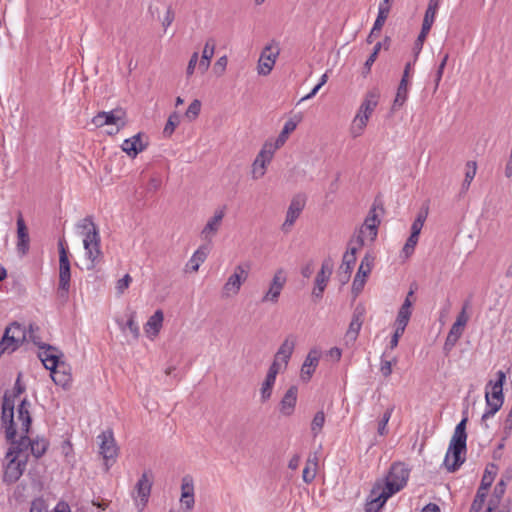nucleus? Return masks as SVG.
Returning <instances> with one entry per match:
<instances>
[{"instance_id": "nucleus-1", "label": "nucleus", "mask_w": 512, "mask_h": 512, "mask_svg": "<svg viewBox=\"0 0 512 512\" xmlns=\"http://www.w3.org/2000/svg\"><path fill=\"white\" fill-rule=\"evenodd\" d=\"M29 408V401L26 399L21 400L17 408V419L13 420V401L10 395H8L3 403L1 420L5 428L7 441H12L16 444L23 443L25 447H22V449L26 458L29 459V455L32 454L38 459L46 453L49 441L40 436L33 439L28 437L27 434L32 422Z\"/></svg>"}, {"instance_id": "nucleus-2", "label": "nucleus", "mask_w": 512, "mask_h": 512, "mask_svg": "<svg viewBox=\"0 0 512 512\" xmlns=\"http://www.w3.org/2000/svg\"><path fill=\"white\" fill-rule=\"evenodd\" d=\"M467 420V417H465L457 424L450 440L449 448L444 460V464L450 472L456 471L465 460L461 457V454L466 452Z\"/></svg>"}, {"instance_id": "nucleus-3", "label": "nucleus", "mask_w": 512, "mask_h": 512, "mask_svg": "<svg viewBox=\"0 0 512 512\" xmlns=\"http://www.w3.org/2000/svg\"><path fill=\"white\" fill-rule=\"evenodd\" d=\"M10 446L6 453V465L3 475V481L7 484L15 483L20 479L23 475L28 459L24 455V450L22 447H25L23 443L16 444L12 441H8Z\"/></svg>"}, {"instance_id": "nucleus-4", "label": "nucleus", "mask_w": 512, "mask_h": 512, "mask_svg": "<svg viewBox=\"0 0 512 512\" xmlns=\"http://www.w3.org/2000/svg\"><path fill=\"white\" fill-rule=\"evenodd\" d=\"M497 379L495 381H489L487 388L490 387V391H486L485 400L487 410L484 412L481 418V425L485 428H489L488 420L492 418L498 410L502 407L504 402L503 396V384L506 379V375L503 371H498Z\"/></svg>"}, {"instance_id": "nucleus-5", "label": "nucleus", "mask_w": 512, "mask_h": 512, "mask_svg": "<svg viewBox=\"0 0 512 512\" xmlns=\"http://www.w3.org/2000/svg\"><path fill=\"white\" fill-rule=\"evenodd\" d=\"M37 330V327L30 325L29 330L26 331L20 324L13 323L6 328L0 346H3V350L13 352L25 340H31L35 345H38V338L35 336Z\"/></svg>"}, {"instance_id": "nucleus-6", "label": "nucleus", "mask_w": 512, "mask_h": 512, "mask_svg": "<svg viewBox=\"0 0 512 512\" xmlns=\"http://www.w3.org/2000/svg\"><path fill=\"white\" fill-rule=\"evenodd\" d=\"M409 477V470L403 463H395L391 466L384 483L381 484V490L392 496L399 492L407 483Z\"/></svg>"}, {"instance_id": "nucleus-7", "label": "nucleus", "mask_w": 512, "mask_h": 512, "mask_svg": "<svg viewBox=\"0 0 512 512\" xmlns=\"http://www.w3.org/2000/svg\"><path fill=\"white\" fill-rule=\"evenodd\" d=\"M296 344L297 336L294 334H288L274 354L273 361L269 368L274 369L280 373L284 372L288 367Z\"/></svg>"}, {"instance_id": "nucleus-8", "label": "nucleus", "mask_w": 512, "mask_h": 512, "mask_svg": "<svg viewBox=\"0 0 512 512\" xmlns=\"http://www.w3.org/2000/svg\"><path fill=\"white\" fill-rule=\"evenodd\" d=\"M95 127H103L105 125L115 126V129L108 131L110 135L118 133L126 125V113L122 109H114L109 112H99L92 118Z\"/></svg>"}, {"instance_id": "nucleus-9", "label": "nucleus", "mask_w": 512, "mask_h": 512, "mask_svg": "<svg viewBox=\"0 0 512 512\" xmlns=\"http://www.w3.org/2000/svg\"><path fill=\"white\" fill-rule=\"evenodd\" d=\"M248 266L239 264L235 266L233 273L227 278L226 282L222 286L221 294L223 298H231L238 295L241 286L246 282L248 278Z\"/></svg>"}, {"instance_id": "nucleus-10", "label": "nucleus", "mask_w": 512, "mask_h": 512, "mask_svg": "<svg viewBox=\"0 0 512 512\" xmlns=\"http://www.w3.org/2000/svg\"><path fill=\"white\" fill-rule=\"evenodd\" d=\"M280 48L277 42L272 41L267 44L261 51L257 63V73L260 76H267L273 70V67L279 57Z\"/></svg>"}, {"instance_id": "nucleus-11", "label": "nucleus", "mask_w": 512, "mask_h": 512, "mask_svg": "<svg viewBox=\"0 0 512 512\" xmlns=\"http://www.w3.org/2000/svg\"><path fill=\"white\" fill-rule=\"evenodd\" d=\"M276 151L273 150L270 141H266L256 158L254 159L251 167V177L253 180L261 179L267 170V166L272 161Z\"/></svg>"}, {"instance_id": "nucleus-12", "label": "nucleus", "mask_w": 512, "mask_h": 512, "mask_svg": "<svg viewBox=\"0 0 512 512\" xmlns=\"http://www.w3.org/2000/svg\"><path fill=\"white\" fill-rule=\"evenodd\" d=\"M226 215V207H218L214 210L213 215L208 218L206 224L201 230L200 236L203 240L211 243L222 227L223 219Z\"/></svg>"}, {"instance_id": "nucleus-13", "label": "nucleus", "mask_w": 512, "mask_h": 512, "mask_svg": "<svg viewBox=\"0 0 512 512\" xmlns=\"http://www.w3.org/2000/svg\"><path fill=\"white\" fill-rule=\"evenodd\" d=\"M98 439L100 441V454L103 456L106 464V470H108L109 461L114 462L118 454V448L115 443L113 432L111 430H106L98 436Z\"/></svg>"}, {"instance_id": "nucleus-14", "label": "nucleus", "mask_w": 512, "mask_h": 512, "mask_svg": "<svg viewBox=\"0 0 512 512\" xmlns=\"http://www.w3.org/2000/svg\"><path fill=\"white\" fill-rule=\"evenodd\" d=\"M287 278L286 273L283 268H279L273 275L272 281L270 283L269 289L262 297V302H270L277 303L280 297V294L286 284Z\"/></svg>"}, {"instance_id": "nucleus-15", "label": "nucleus", "mask_w": 512, "mask_h": 512, "mask_svg": "<svg viewBox=\"0 0 512 512\" xmlns=\"http://www.w3.org/2000/svg\"><path fill=\"white\" fill-rule=\"evenodd\" d=\"M100 241L99 233H93L92 236L86 235V237L83 238V246L86 251V256L91 262L89 268H94L95 264L98 263L102 257Z\"/></svg>"}, {"instance_id": "nucleus-16", "label": "nucleus", "mask_w": 512, "mask_h": 512, "mask_svg": "<svg viewBox=\"0 0 512 512\" xmlns=\"http://www.w3.org/2000/svg\"><path fill=\"white\" fill-rule=\"evenodd\" d=\"M305 206V199L301 196L294 197L286 212V218L282 224V230L287 233L291 230L292 226L300 216Z\"/></svg>"}, {"instance_id": "nucleus-17", "label": "nucleus", "mask_w": 512, "mask_h": 512, "mask_svg": "<svg viewBox=\"0 0 512 512\" xmlns=\"http://www.w3.org/2000/svg\"><path fill=\"white\" fill-rule=\"evenodd\" d=\"M151 488L152 481L149 474L145 472L142 474L135 487L137 492L136 505L139 510H142L146 506L151 493Z\"/></svg>"}, {"instance_id": "nucleus-18", "label": "nucleus", "mask_w": 512, "mask_h": 512, "mask_svg": "<svg viewBox=\"0 0 512 512\" xmlns=\"http://www.w3.org/2000/svg\"><path fill=\"white\" fill-rule=\"evenodd\" d=\"M320 356L321 353L317 349H312L309 351L300 370V378L302 381H310L313 373L315 372L319 364Z\"/></svg>"}, {"instance_id": "nucleus-19", "label": "nucleus", "mask_w": 512, "mask_h": 512, "mask_svg": "<svg viewBox=\"0 0 512 512\" xmlns=\"http://www.w3.org/2000/svg\"><path fill=\"white\" fill-rule=\"evenodd\" d=\"M389 497L381 490V484L376 483L365 505V512H378Z\"/></svg>"}, {"instance_id": "nucleus-20", "label": "nucleus", "mask_w": 512, "mask_h": 512, "mask_svg": "<svg viewBox=\"0 0 512 512\" xmlns=\"http://www.w3.org/2000/svg\"><path fill=\"white\" fill-rule=\"evenodd\" d=\"M70 279H71V271H70V261L69 259L63 258V260H59V295L60 297L66 299L68 296L69 288H70Z\"/></svg>"}, {"instance_id": "nucleus-21", "label": "nucleus", "mask_w": 512, "mask_h": 512, "mask_svg": "<svg viewBox=\"0 0 512 512\" xmlns=\"http://www.w3.org/2000/svg\"><path fill=\"white\" fill-rule=\"evenodd\" d=\"M30 237L28 233V228L25 224V221L22 217V214L19 213L17 218V251L21 255H25L29 250Z\"/></svg>"}, {"instance_id": "nucleus-22", "label": "nucleus", "mask_w": 512, "mask_h": 512, "mask_svg": "<svg viewBox=\"0 0 512 512\" xmlns=\"http://www.w3.org/2000/svg\"><path fill=\"white\" fill-rule=\"evenodd\" d=\"M37 346L42 349V351L39 352V358L44 367L48 370L57 368L59 363V355L57 349L50 345H41L39 341Z\"/></svg>"}, {"instance_id": "nucleus-23", "label": "nucleus", "mask_w": 512, "mask_h": 512, "mask_svg": "<svg viewBox=\"0 0 512 512\" xmlns=\"http://www.w3.org/2000/svg\"><path fill=\"white\" fill-rule=\"evenodd\" d=\"M410 67H411L410 63H407L406 66H405L404 73H403L402 79H401V81L399 83V86H398V89H397V93H396V97L394 99L393 106H392V108L394 110L399 109L400 107H402L403 104L405 103L406 99H407V95H408V77H409Z\"/></svg>"}, {"instance_id": "nucleus-24", "label": "nucleus", "mask_w": 512, "mask_h": 512, "mask_svg": "<svg viewBox=\"0 0 512 512\" xmlns=\"http://www.w3.org/2000/svg\"><path fill=\"white\" fill-rule=\"evenodd\" d=\"M147 146V142L142 140V134L138 133L133 137L124 140L121 148L130 157L135 158Z\"/></svg>"}, {"instance_id": "nucleus-25", "label": "nucleus", "mask_w": 512, "mask_h": 512, "mask_svg": "<svg viewBox=\"0 0 512 512\" xmlns=\"http://www.w3.org/2000/svg\"><path fill=\"white\" fill-rule=\"evenodd\" d=\"M380 98V91L377 88H373L365 94V97L358 109L359 113L367 115L370 118L373 111L378 105Z\"/></svg>"}, {"instance_id": "nucleus-26", "label": "nucleus", "mask_w": 512, "mask_h": 512, "mask_svg": "<svg viewBox=\"0 0 512 512\" xmlns=\"http://www.w3.org/2000/svg\"><path fill=\"white\" fill-rule=\"evenodd\" d=\"M164 320V314L161 310H157L154 312L152 316L149 317L146 322L144 329L147 336L153 340L159 334Z\"/></svg>"}, {"instance_id": "nucleus-27", "label": "nucleus", "mask_w": 512, "mask_h": 512, "mask_svg": "<svg viewBox=\"0 0 512 512\" xmlns=\"http://www.w3.org/2000/svg\"><path fill=\"white\" fill-rule=\"evenodd\" d=\"M298 389L296 386H291L284 394L280 402V412L283 415L289 416L293 413L297 402Z\"/></svg>"}, {"instance_id": "nucleus-28", "label": "nucleus", "mask_w": 512, "mask_h": 512, "mask_svg": "<svg viewBox=\"0 0 512 512\" xmlns=\"http://www.w3.org/2000/svg\"><path fill=\"white\" fill-rule=\"evenodd\" d=\"M279 373L280 372L274 369L268 368L267 374L260 388L261 402L265 403L271 398L276 377Z\"/></svg>"}, {"instance_id": "nucleus-29", "label": "nucleus", "mask_w": 512, "mask_h": 512, "mask_svg": "<svg viewBox=\"0 0 512 512\" xmlns=\"http://www.w3.org/2000/svg\"><path fill=\"white\" fill-rule=\"evenodd\" d=\"M216 45V40L213 37L207 38L202 51L201 60L199 61V69L202 72H206L209 69L211 59L214 56Z\"/></svg>"}, {"instance_id": "nucleus-30", "label": "nucleus", "mask_w": 512, "mask_h": 512, "mask_svg": "<svg viewBox=\"0 0 512 512\" xmlns=\"http://www.w3.org/2000/svg\"><path fill=\"white\" fill-rule=\"evenodd\" d=\"M209 253L207 245H201L191 256L186 264V270L191 272H197L202 263L205 262Z\"/></svg>"}, {"instance_id": "nucleus-31", "label": "nucleus", "mask_w": 512, "mask_h": 512, "mask_svg": "<svg viewBox=\"0 0 512 512\" xmlns=\"http://www.w3.org/2000/svg\"><path fill=\"white\" fill-rule=\"evenodd\" d=\"M296 127H297V122H295L294 120L290 119V120L286 121L282 131L280 132V134L278 135L276 140L270 141L271 146L274 151H277L279 148H281L286 143L290 133H292L296 129Z\"/></svg>"}, {"instance_id": "nucleus-32", "label": "nucleus", "mask_w": 512, "mask_h": 512, "mask_svg": "<svg viewBox=\"0 0 512 512\" xmlns=\"http://www.w3.org/2000/svg\"><path fill=\"white\" fill-rule=\"evenodd\" d=\"M333 266L329 260H325L322 263L320 271L317 273L315 278L316 288L325 289L328 283V280L332 274Z\"/></svg>"}, {"instance_id": "nucleus-33", "label": "nucleus", "mask_w": 512, "mask_h": 512, "mask_svg": "<svg viewBox=\"0 0 512 512\" xmlns=\"http://www.w3.org/2000/svg\"><path fill=\"white\" fill-rule=\"evenodd\" d=\"M375 257L371 253H366L362 258L361 263L359 265L358 271L355 275V278L362 279L366 281L367 277L372 271L374 266Z\"/></svg>"}, {"instance_id": "nucleus-34", "label": "nucleus", "mask_w": 512, "mask_h": 512, "mask_svg": "<svg viewBox=\"0 0 512 512\" xmlns=\"http://www.w3.org/2000/svg\"><path fill=\"white\" fill-rule=\"evenodd\" d=\"M368 120L369 117H367V115L357 112L350 126V134L353 138H357L363 134Z\"/></svg>"}, {"instance_id": "nucleus-35", "label": "nucleus", "mask_w": 512, "mask_h": 512, "mask_svg": "<svg viewBox=\"0 0 512 512\" xmlns=\"http://www.w3.org/2000/svg\"><path fill=\"white\" fill-rule=\"evenodd\" d=\"M391 8V0H383L379 4V11L377 18L374 22V30H381L385 24V21L389 15Z\"/></svg>"}, {"instance_id": "nucleus-36", "label": "nucleus", "mask_w": 512, "mask_h": 512, "mask_svg": "<svg viewBox=\"0 0 512 512\" xmlns=\"http://www.w3.org/2000/svg\"><path fill=\"white\" fill-rule=\"evenodd\" d=\"M76 228L79 230L80 234L83 235V237H86V235L92 236L93 233H99L98 228L91 217H86L80 220L76 224Z\"/></svg>"}, {"instance_id": "nucleus-37", "label": "nucleus", "mask_w": 512, "mask_h": 512, "mask_svg": "<svg viewBox=\"0 0 512 512\" xmlns=\"http://www.w3.org/2000/svg\"><path fill=\"white\" fill-rule=\"evenodd\" d=\"M361 326H362V320H361L360 315L354 314V316L350 322L349 328L345 335V339L347 342L348 341L354 342L357 339V336L359 334Z\"/></svg>"}, {"instance_id": "nucleus-38", "label": "nucleus", "mask_w": 512, "mask_h": 512, "mask_svg": "<svg viewBox=\"0 0 512 512\" xmlns=\"http://www.w3.org/2000/svg\"><path fill=\"white\" fill-rule=\"evenodd\" d=\"M61 366L58 364L57 368H52L51 378L56 385H60L62 387H66L70 384V375L65 371L60 370Z\"/></svg>"}, {"instance_id": "nucleus-39", "label": "nucleus", "mask_w": 512, "mask_h": 512, "mask_svg": "<svg viewBox=\"0 0 512 512\" xmlns=\"http://www.w3.org/2000/svg\"><path fill=\"white\" fill-rule=\"evenodd\" d=\"M496 473H497L496 465L491 464L486 468L484 475L482 477V480H481V484L479 486L480 490L488 491V489L490 488V486L492 485V483L494 481Z\"/></svg>"}, {"instance_id": "nucleus-40", "label": "nucleus", "mask_w": 512, "mask_h": 512, "mask_svg": "<svg viewBox=\"0 0 512 512\" xmlns=\"http://www.w3.org/2000/svg\"><path fill=\"white\" fill-rule=\"evenodd\" d=\"M477 171V164L475 161H468L466 163L465 178L462 183V190L467 191L471 182L473 181Z\"/></svg>"}, {"instance_id": "nucleus-41", "label": "nucleus", "mask_w": 512, "mask_h": 512, "mask_svg": "<svg viewBox=\"0 0 512 512\" xmlns=\"http://www.w3.org/2000/svg\"><path fill=\"white\" fill-rule=\"evenodd\" d=\"M428 216V208L422 209L411 226V234L419 236Z\"/></svg>"}, {"instance_id": "nucleus-42", "label": "nucleus", "mask_w": 512, "mask_h": 512, "mask_svg": "<svg viewBox=\"0 0 512 512\" xmlns=\"http://www.w3.org/2000/svg\"><path fill=\"white\" fill-rule=\"evenodd\" d=\"M356 262V253L355 249H347L342 258V263L339 269L352 272L353 267Z\"/></svg>"}, {"instance_id": "nucleus-43", "label": "nucleus", "mask_w": 512, "mask_h": 512, "mask_svg": "<svg viewBox=\"0 0 512 512\" xmlns=\"http://www.w3.org/2000/svg\"><path fill=\"white\" fill-rule=\"evenodd\" d=\"M382 45H383L382 42H378L374 46L373 52L371 53V55L368 57V59L364 63V67H363V71H362L363 76H367L370 73L371 66L376 61L377 56H378V54H379V52H380V50L382 48Z\"/></svg>"}, {"instance_id": "nucleus-44", "label": "nucleus", "mask_w": 512, "mask_h": 512, "mask_svg": "<svg viewBox=\"0 0 512 512\" xmlns=\"http://www.w3.org/2000/svg\"><path fill=\"white\" fill-rule=\"evenodd\" d=\"M180 124V116L176 112L172 113L168 121L163 129V135L165 137H170L173 132L175 131V128Z\"/></svg>"}, {"instance_id": "nucleus-45", "label": "nucleus", "mask_w": 512, "mask_h": 512, "mask_svg": "<svg viewBox=\"0 0 512 512\" xmlns=\"http://www.w3.org/2000/svg\"><path fill=\"white\" fill-rule=\"evenodd\" d=\"M325 423V414L323 411H318L311 423V431L314 437H316L322 430Z\"/></svg>"}, {"instance_id": "nucleus-46", "label": "nucleus", "mask_w": 512, "mask_h": 512, "mask_svg": "<svg viewBox=\"0 0 512 512\" xmlns=\"http://www.w3.org/2000/svg\"><path fill=\"white\" fill-rule=\"evenodd\" d=\"M411 314H412L411 309L400 307L398 314H397L396 321H395V325L399 326L401 328L402 327L406 328L409 323Z\"/></svg>"}, {"instance_id": "nucleus-47", "label": "nucleus", "mask_w": 512, "mask_h": 512, "mask_svg": "<svg viewBox=\"0 0 512 512\" xmlns=\"http://www.w3.org/2000/svg\"><path fill=\"white\" fill-rule=\"evenodd\" d=\"M120 327L122 329V331H125V329L127 328L131 334L133 335V337L135 339H138L139 335H140V330H139V327L135 321V312H132L126 322L125 325H122L120 324Z\"/></svg>"}, {"instance_id": "nucleus-48", "label": "nucleus", "mask_w": 512, "mask_h": 512, "mask_svg": "<svg viewBox=\"0 0 512 512\" xmlns=\"http://www.w3.org/2000/svg\"><path fill=\"white\" fill-rule=\"evenodd\" d=\"M25 390V387L21 385L20 383V375L18 376L17 380H16V383H15V387H14V390L13 391H6L4 396H3V401H2V404L4 403L5 401V397L10 395V398L12 399L13 401V409L15 408V399L24 392ZM13 420H15V418L13 417Z\"/></svg>"}, {"instance_id": "nucleus-49", "label": "nucleus", "mask_w": 512, "mask_h": 512, "mask_svg": "<svg viewBox=\"0 0 512 512\" xmlns=\"http://www.w3.org/2000/svg\"><path fill=\"white\" fill-rule=\"evenodd\" d=\"M200 110H201V102L198 99H195L188 106L185 116L189 120H195L198 117Z\"/></svg>"}, {"instance_id": "nucleus-50", "label": "nucleus", "mask_w": 512, "mask_h": 512, "mask_svg": "<svg viewBox=\"0 0 512 512\" xmlns=\"http://www.w3.org/2000/svg\"><path fill=\"white\" fill-rule=\"evenodd\" d=\"M366 239V235L358 231V233L351 238L348 249H355V253L357 254V251L364 246Z\"/></svg>"}, {"instance_id": "nucleus-51", "label": "nucleus", "mask_w": 512, "mask_h": 512, "mask_svg": "<svg viewBox=\"0 0 512 512\" xmlns=\"http://www.w3.org/2000/svg\"><path fill=\"white\" fill-rule=\"evenodd\" d=\"M392 412H393V407L391 408H388L385 413L383 414V417L382 419L379 421L378 423V433L380 435H385L387 434V424L391 418V415H392Z\"/></svg>"}, {"instance_id": "nucleus-52", "label": "nucleus", "mask_w": 512, "mask_h": 512, "mask_svg": "<svg viewBox=\"0 0 512 512\" xmlns=\"http://www.w3.org/2000/svg\"><path fill=\"white\" fill-rule=\"evenodd\" d=\"M418 239H419V236L412 235V234L409 236V238L407 239V241L403 247V250H402L406 257H409L413 253V251L418 243Z\"/></svg>"}, {"instance_id": "nucleus-53", "label": "nucleus", "mask_w": 512, "mask_h": 512, "mask_svg": "<svg viewBox=\"0 0 512 512\" xmlns=\"http://www.w3.org/2000/svg\"><path fill=\"white\" fill-rule=\"evenodd\" d=\"M487 495V490H480V487L477 490L476 496L474 498V501L472 503V507H474V510H481L483 508L485 499Z\"/></svg>"}, {"instance_id": "nucleus-54", "label": "nucleus", "mask_w": 512, "mask_h": 512, "mask_svg": "<svg viewBox=\"0 0 512 512\" xmlns=\"http://www.w3.org/2000/svg\"><path fill=\"white\" fill-rule=\"evenodd\" d=\"M194 495V485L190 477L186 476L182 479L181 495Z\"/></svg>"}, {"instance_id": "nucleus-55", "label": "nucleus", "mask_w": 512, "mask_h": 512, "mask_svg": "<svg viewBox=\"0 0 512 512\" xmlns=\"http://www.w3.org/2000/svg\"><path fill=\"white\" fill-rule=\"evenodd\" d=\"M364 223L366 226L372 227V229L376 228L378 230V226L380 224V220L378 219V216L375 212V208H372L366 217Z\"/></svg>"}, {"instance_id": "nucleus-56", "label": "nucleus", "mask_w": 512, "mask_h": 512, "mask_svg": "<svg viewBox=\"0 0 512 512\" xmlns=\"http://www.w3.org/2000/svg\"><path fill=\"white\" fill-rule=\"evenodd\" d=\"M30 512H48L46 502L42 498H37L32 501Z\"/></svg>"}, {"instance_id": "nucleus-57", "label": "nucleus", "mask_w": 512, "mask_h": 512, "mask_svg": "<svg viewBox=\"0 0 512 512\" xmlns=\"http://www.w3.org/2000/svg\"><path fill=\"white\" fill-rule=\"evenodd\" d=\"M132 278L129 274L124 275L121 279L117 281L116 290L119 294H123L124 291L129 287Z\"/></svg>"}, {"instance_id": "nucleus-58", "label": "nucleus", "mask_w": 512, "mask_h": 512, "mask_svg": "<svg viewBox=\"0 0 512 512\" xmlns=\"http://www.w3.org/2000/svg\"><path fill=\"white\" fill-rule=\"evenodd\" d=\"M175 19V13L171 6L167 7L166 13L162 19V27L164 31L167 30V28L172 24V22Z\"/></svg>"}, {"instance_id": "nucleus-59", "label": "nucleus", "mask_w": 512, "mask_h": 512, "mask_svg": "<svg viewBox=\"0 0 512 512\" xmlns=\"http://www.w3.org/2000/svg\"><path fill=\"white\" fill-rule=\"evenodd\" d=\"M510 480V476H507L505 479L502 478L495 486L494 488V491H493V494L496 495V498L497 497H502L504 496L505 494V491H506V485H507V482Z\"/></svg>"}, {"instance_id": "nucleus-60", "label": "nucleus", "mask_w": 512, "mask_h": 512, "mask_svg": "<svg viewBox=\"0 0 512 512\" xmlns=\"http://www.w3.org/2000/svg\"><path fill=\"white\" fill-rule=\"evenodd\" d=\"M228 58L226 55L221 56L214 64V70L217 75H223L226 70Z\"/></svg>"}, {"instance_id": "nucleus-61", "label": "nucleus", "mask_w": 512, "mask_h": 512, "mask_svg": "<svg viewBox=\"0 0 512 512\" xmlns=\"http://www.w3.org/2000/svg\"><path fill=\"white\" fill-rule=\"evenodd\" d=\"M198 61H199V54H198V52H193L191 57H190V60L188 62L187 68H186V75H187V77H190L191 75H193V73L195 71V67H196Z\"/></svg>"}, {"instance_id": "nucleus-62", "label": "nucleus", "mask_w": 512, "mask_h": 512, "mask_svg": "<svg viewBox=\"0 0 512 512\" xmlns=\"http://www.w3.org/2000/svg\"><path fill=\"white\" fill-rule=\"evenodd\" d=\"M317 470L305 465L303 469L302 478L305 483H311L316 477Z\"/></svg>"}, {"instance_id": "nucleus-63", "label": "nucleus", "mask_w": 512, "mask_h": 512, "mask_svg": "<svg viewBox=\"0 0 512 512\" xmlns=\"http://www.w3.org/2000/svg\"><path fill=\"white\" fill-rule=\"evenodd\" d=\"M469 304L468 303H465L461 312L458 314L457 318H456V321L455 323L457 324V326H463L465 327L468 320H469V316L467 315L466 313V310L468 308Z\"/></svg>"}, {"instance_id": "nucleus-64", "label": "nucleus", "mask_w": 512, "mask_h": 512, "mask_svg": "<svg viewBox=\"0 0 512 512\" xmlns=\"http://www.w3.org/2000/svg\"><path fill=\"white\" fill-rule=\"evenodd\" d=\"M359 231L362 234L366 235V238L369 239L370 241H374L375 240V238L377 236V232H378V230L376 228L372 229V227L366 226L365 223L361 226Z\"/></svg>"}]
</instances>
